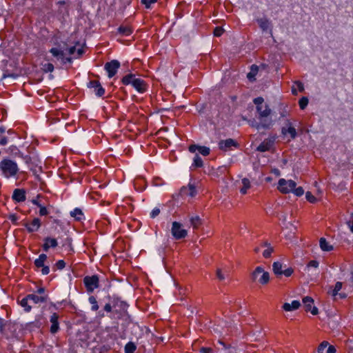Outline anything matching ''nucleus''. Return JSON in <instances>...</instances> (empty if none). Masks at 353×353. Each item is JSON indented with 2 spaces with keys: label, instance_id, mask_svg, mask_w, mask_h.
<instances>
[{
  "label": "nucleus",
  "instance_id": "obj_1",
  "mask_svg": "<svg viewBox=\"0 0 353 353\" xmlns=\"http://www.w3.org/2000/svg\"><path fill=\"white\" fill-rule=\"evenodd\" d=\"M121 82L123 85H132V87L139 93H144L148 90V84L146 82L137 76L135 74H128L124 76Z\"/></svg>",
  "mask_w": 353,
  "mask_h": 353
},
{
  "label": "nucleus",
  "instance_id": "obj_2",
  "mask_svg": "<svg viewBox=\"0 0 353 353\" xmlns=\"http://www.w3.org/2000/svg\"><path fill=\"white\" fill-rule=\"evenodd\" d=\"M0 169L6 178L15 176L19 171L17 163L8 159H4L0 162Z\"/></svg>",
  "mask_w": 353,
  "mask_h": 353
},
{
  "label": "nucleus",
  "instance_id": "obj_3",
  "mask_svg": "<svg viewBox=\"0 0 353 353\" xmlns=\"http://www.w3.org/2000/svg\"><path fill=\"white\" fill-rule=\"evenodd\" d=\"M251 279L253 282L258 281L261 285H265L270 281V274L262 267L258 266L251 274Z\"/></svg>",
  "mask_w": 353,
  "mask_h": 353
},
{
  "label": "nucleus",
  "instance_id": "obj_4",
  "mask_svg": "<svg viewBox=\"0 0 353 353\" xmlns=\"http://www.w3.org/2000/svg\"><path fill=\"white\" fill-rule=\"evenodd\" d=\"M83 283L88 292H92L99 286V279L97 275L86 276L83 278Z\"/></svg>",
  "mask_w": 353,
  "mask_h": 353
},
{
  "label": "nucleus",
  "instance_id": "obj_5",
  "mask_svg": "<svg viewBox=\"0 0 353 353\" xmlns=\"http://www.w3.org/2000/svg\"><path fill=\"white\" fill-rule=\"evenodd\" d=\"M171 233L174 238L176 240L184 239L188 235L187 230L183 229L182 224L177 221H174L172 223Z\"/></svg>",
  "mask_w": 353,
  "mask_h": 353
},
{
  "label": "nucleus",
  "instance_id": "obj_6",
  "mask_svg": "<svg viewBox=\"0 0 353 353\" xmlns=\"http://www.w3.org/2000/svg\"><path fill=\"white\" fill-rule=\"evenodd\" d=\"M296 183L292 180L280 179L278 183V189L283 194L292 192L296 187Z\"/></svg>",
  "mask_w": 353,
  "mask_h": 353
},
{
  "label": "nucleus",
  "instance_id": "obj_7",
  "mask_svg": "<svg viewBox=\"0 0 353 353\" xmlns=\"http://www.w3.org/2000/svg\"><path fill=\"white\" fill-rule=\"evenodd\" d=\"M120 67V63L117 60H112L110 62H107L105 64L104 68L108 72V75L109 78H112L114 77L117 72L118 69Z\"/></svg>",
  "mask_w": 353,
  "mask_h": 353
},
{
  "label": "nucleus",
  "instance_id": "obj_8",
  "mask_svg": "<svg viewBox=\"0 0 353 353\" xmlns=\"http://www.w3.org/2000/svg\"><path fill=\"white\" fill-rule=\"evenodd\" d=\"M128 307V305L125 302L119 299L114 300L113 304L114 313L118 314L117 317L120 318L121 316L126 313Z\"/></svg>",
  "mask_w": 353,
  "mask_h": 353
},
{
  "label": "nucleus",
  "instance_id": "obj_9",
  "mask_svg": "<svg viewBox=\"0 0 353 353\" xmlns=\"http://www.w3.org/2000/svg\"><path fill=\"white\" fill-rule=\"evenodd\" d=\"M303 303L306 312L310 311L313 315H316L319 312L317 307H312L314 300L310 296H305L303 299Z\"/></svg>",
  "mask_w": 353,
  "mask_h": 353
},
{
  "label": "nucleus",
  "instance_id": "obj_10",
  "mask_svg": "<svg viewBox=\"0 0 353 353\" xmlns=\"http://www.w3.org/2000/svg\"><path fill=\"white\" fill-rule=\"evenodd\" d=\"M188 150L191 153H195L196 151H198L199 154L205 157L209 155L210 153V148L206 146L198 145L196 144L190 145L188 148Z\"/></svg>",
  "mask_w": 353,
  "mask_h": 353
},
{
  "label": "nucleus",
  "instance_id": "obj_11",
  "mask_svg": "<svg viewBox=\"0 0 353 353\" xmlns=\"http://www.w3.org/2000/svg\"><path fill=\"white\" fill-rule=\"evenodd\" d=\"M41 223L39 218H34L30 223L26 222L23 224L26 227L28 232H34L38 231L41 227Z\"/></svg>",
  "mask_w": 353,
  "mask_h": 353
},
{
  "label": "nucleus",
  "instance_id": "obj_12",
  "mask_svg": "<svg viewBox=\"0 0 353 353\" xmlns=\"http://www.w3.org/2000/svg\"><path fill=\"white\" fill-rule=\"evenodd\" d=\"M247 121L251 127L255 128L257 130H260L261 128L269 129L270 128V121H259V122H257L255 119Z\"/></svg>",
  "mask_w": 353,
  "mask_h": 353
},
{
  "label": "nucleus",
  "instance_id": "obj_13",
  "mask_svg": "<svg viewBox=\"0 0 353 353\" xmlns=\"http://www.w3.org/2000/svg\"><path fill=\"white\" fill-rule=\"evenodd\" d=\"M271 112L272 110L270 108L269 105L265 104L264 105V110L259 114L257 118L259 121H270L271 127L273 125V121L272 118L270 117Z\"/></svg>",
  "mask_w": 353,
  "mask_h": 353
},
{
  "label": "nucleus",
  "instance_id": "obj_14",
  "mask_svg": "<svg viewBox=\"0 0 353 353\" xmlns=\"http://www.w3.org/2000/svg\"><path fill=\"white\" fill-rule=\"evenodd\" d=\"M88 88H94V91L98 97H102L105 93L104 88L101 86L99 81L96 80L90 81L88 83Z\"/></svg>",
  "mask_w": 353,
  "mask_h": 353
},
{
  "label": "nucleus",
  "instance_id": "obj_15",
  "mask_svg": "<svg viewBox=\"0 0 353 353\" xmlns=\"http://www.w3.org/2000/svg\"><path fill=\"white\" fill-rule=\"evenodd\" d=\"M274 143V139H265L256 148V150L261 152L269 151Z\"/></svg>",
  "mask_w": 353,
  "mask_h": 353
},
{
  "label": "nucleus",
  "instance_id": "obj_16",
  "mask_svg": "<svg viewBox=\"0 0 353 353\" xmlns=\"http://www.w3.org/2000/svg\"><path fill=\"white\" fill-rule=\"evenodd\" d=\"M281 132L284 135L289 134L292 139H294L297 135L296 129L292 126L290 120L286 121V127L282 128Z\"/></svg>",
  "mask_w": 353,
  "mask_h": 353
},
{
  "label": "nucleus",
  "instance_id": "obj_17",
  "mask_svg": "<svg viewBox=\"0 0 353 353\" xmlns=\"http://www.w3.org/2000/svg\"><path fill=\"white\" fill-rule=\"evenodd\" d=\"M238 143L232 139H228L226 140H221L219 143V147L220 150L226 151L231 147H236Z\"/></svg>",
  "mask_w": 353,
  "mask_h": 353
},
{
  "label": "nucleus",
  "instance_id": "obj_18",
  "mask_svg": "<svg viewBox=\"0 0 353 353\" xmlns=\"http://www.w3.org/2000/svg\"><path fill=\"white\" fill-rule=\"evenodd\" d=\"M59 315L57 313H53L50 319V321L51 323L50 326V332L52 334L57 333L59 330Z\"/></svg>",
  "mask_w": 353,
  "mask_h": 353
},
{
  "label": "nucleus",
  "instance_id": "obj_19",
  "mask_svg": "<svg viewBox=\"0 0 353 353\" xmlns=\"http://www.w3.org/2000/svg\"><path fill=\"white\" fill-rule=\"evenodd\" d=\"M28 299H30L34 303H46L48 300V295L44 294L39 296L36 294H28Z\"/></svg>",
  "mask_w": 353,
  "mask_h": 353
},
{
  "label": "nucleus",
  "instance_id": "obj_20",
  "mask_svg": "<svg viewBox=\"0 0 353 353\" xmlns=\"http://www.w3.org/2000/svg\"><path fill=\"white\" fill-rule=\"evenodd\" d=\"M12 198L17 202H23L26 199V191L23 189H15Z\"/></svg>",
  "mask_w": 353,
  "mask_h": 353
},
{
  "label": "nucleus",
  "instance_id": "obj_21",
  "mask_svg": "<svg viewBox=\"0 0 353 353\" xmlns=\"http://www.w3.org/2000/svg\"><path fill=\"white\" fill-rule=\"evenodd\" d=\"M58 245V243L56 239L46 237L44 239V243L43 245V249L47 252L50 248H56Z\"/></svg>",
  "mask_w": 353,
  "mask_h": 353
},
{
  "label": "nucleus",
  "instance_id": "obj_22",
  "mask_svg": "<svg viewBox=\"0 0 353 353\" xmlns=\"http://www.w3.org/2000/svg\"><path fill=\"white\" fill-rule=\"evenodd\" d=\"M181 194L182 195H189L193 197L196 194V190L194 185L189 184L188 187H183L181 189Z\"/></svg>",
  "mask_w": 353,
  "mask_h": 353
},
{
  "label": "nucleus",
  "instance_id": "obj_23",
  "mask_svg": "<svg viewBox=\"0 0 353 353\" xmlns=\"http://www.w3.org/2000/svg\"><path fill=\"white\" fill-rule=\"evenodd\" d=\"M50 52L52 54V56L54 57L57 58V60H63L64 59V55L65 54L63 48H52L50 50Z\"/></svg>",
  "mask_w": 353,
  "mask_h": 353
},
{
  "label": "nucleus",
  "instance_id": "obj_24",
  "mask_svg": "<svg viewBox=\"0 0 353 353\" xmlns=\"http://www.w3.org/2000/svg\"><path fill=\"white\" fill-rule=\"evenodd\" d=\"M300 306H301L300 301L294 300L291 303H285L283 305L282 308L285 311L288 312V311H292V310H297Z\"/></svg>",
  "mask_w": 353,
  "mask_h": 353
},
{
  "label": "nucleus",
  "instance_id": "obj_25",
  "mask_svg": "<svg viewBox=\"0 0 353 353\" xmlns=\"http://www.w3.org/2000/svg\"><path fill=\"white\" fill-rule=\"evenodd\" d=\"M132 31V27L128 25H121L118 28V32L122 36H129Z\"/></svg>",
  "mask_w": 353,
  "mask_h": 353
},
{
  "label": "nucleus",
  "instance_id": "obj_26",
  "mask_svg": "<svg viewBox=\"0 0 353 353\" xmlns=\"http://www.w3.org/2000/svg\"><path fill=\"white\" fill-rule=\"evenodd\" d=\"M42 325V323L40 319H37L34 321L30 322L26 325V329L30 331H34L37 329H39Z\"/></svg>",
  "mask_w": 353,
  "mask_h": 353
},
{
  "label": "nucleus",
  "instance_id": "obj_27",
  "mask_svg": "<svg viewBox=\"0 0 353 353\" xmlns=\"http://www.w3.org/2000/svg\"><path fill=\"white\" fill-rule=\"evenodd\" d=\"M190 223L194 230H197L199 228V226L201 225L202 220L197 215L190 216Z\"/></svg>",
  "mask_w": 353,
  "mask_h": 353
},
{
  "label": "nucleus",
  "instance_id": "obj_28",
  "mask_svg": "<svg viewBox=\"0 0 353 353\" xmlns=\"http://www.w3.org/2000/svg\"><path fill=\"white\" fill-rule=\"evenodd\" d=\"M259 27L263 31H266L270 28V22L266 18H260L256 20Z\"/></svg>",
  "mask_w": 353,
  "mask_h": 353
},
{
  "label": "nucleus",
  "instance_id": "obj_29",
  "mask_svg": "<svg viewBox=\"0 0 353 353\" xmlns=\"http://www.w3.org/2000/svg\"><path fill=\"white\" fill-rule=\"evenodd\" d=\"M320 248L323 251H331L333 250V246L330 245L325 238H321L319 241Z\"/></svg>",
  "mask_w": 353,
  "mask_h": 353
},
{
  "label": "nucleus",
  "instance_id": "obj_30",
  "mask_svg": "<svg viewBox=\"0 0 353 353\" xmlns=\"http://www.w3.org/2000/svg\"><path fill=\"white\" fill-rule=\"evenodd\" d=\"M48 256L45 254H41L39 256V258L34 261V265L37 268H40L43 266L45 264V261H46Z\"/></svg>",
  "mask_w": 353,
  "mask_h": 353
},
{
  "label": "nucleus",
  "instance_id": "obj_31",
  "mask_svg": "<svg viewBox=\"0 0 353 353\" xmlns=\"http://www.w3.org/2000/svg\"><path fill=\"white\" fill-rule=\"evenodd\" d=\"M70 216L77 221H81L83 218V213L81 209L77 208L70 212Z\"/></svg>",
  "mask_w": 353,
  "mask_h": 353
},
{
  "label": "nucleus",
  "instance_id": "obj_32",
  "mask_svg": "<svg viewBox=\"0 0 353 353\" xmlns=\"http://www.w3.org/2000/svg\"><path fill=\"white\" fill-rule=\"evenodd\" d=\"M282 268H283V265L280 262L276 261V262L273 263L272 270H273L274 273L276 276L282 275V272H283Z\"/></svg>",
  "mask_w": 353,
  "mask_h": 353
},
{
  "label": "nucleus",
  "instance_id": "obj_33",
  "mask_svg": "<svg viewBox=\"0 0 353 353\" xmlns=\"http://www.w3.org/2000/svg\"><path fill=\"white\" fill-rule=\"evenodd\" d=\"M203 165V162L202 159L199 157V154H196L194 159L193 163L192 164V168H201Z\"/></svg>",
  "mask_w": 353,
  "mask_h": 353
},
{
  "label": "nucleus",
  "instance_id": "obj_34",
  "mask_svg": "<svg viewBox=\"0 0 353 353\" xmlns=\"http://www.w3.org/2000/svg\"><path fill=\"white\" fill-rule=\"evenodd\" d=\"M242 185L243 187L240 189V192L241 194H245L247 193V190L250 188V180L247 178L243 179Z\"/></svg>",
  "mask_w": 353,
  "mask_h": 353
},
{
  "label": "nucleus",
  "instance_id": "obj_35",
  "mask_svg": "<svg viewBox=\"0 0 353 353\" xmlns=\"http://www.w3.org/2000/svg\"><path fill=\"white\" fill-rule=\"evenodd\" d=\"M259 70V68L256 65H252L251 66V70L250 72L247 74V77L250 81L254 80V77L256 75Z\"/></svg>",
  "mask_w": 353,
  "mask_h": 353
},
{
  "label": "nucleus",
  "instance_id": "obj_36",
  "mask_svg": "<svg viewBox=\"0 0 353 353\" xmlns=\"http://www.w3.org/2000/svg\"><path fill=\"white\" fill-rule=\"evenodd\" d=\"M28 301H30V299H28V295L23 298L20 301V305L21 307L24 308L25 312H30L32 307L28 305Z\"/></svg>",
  "mask_w": 353,
  "mask_h": 353
},
{
  "label": "nucleus",
  "instance_id": "obj_37",
  "mask_svg": "<svg viewBox=\"0 0 353 353\" xmlns=\"http://www.w3.org/2000/svg\"><path fill=\"white\" fill-rule=\"evenodd\" d=\"M343 286V283L338 281L336 283L334 288L332 291V296L335 299V297L338 295V292L341 290Z\"/></svg>",
  "mask_w": 353,
  "mask_h": 353
},
{
  "label": "nucleus",
  "instance_id": "obj_38",
  "mask_svg": "<svg viewBox=\"0 0 353 353\" xmlns=\"http://www.w3.org/2000/svg\"><path fill=\"white\" fill-rule=\"evenodd\" d=\"M136 348L137 347L134 343L129 342L125 346V353H134Z\"/></svg>",
  "mask_w": 353,
  "mask_h": 353
},
{
  "label": "nucleus",
  "instance_id": "obj_39",
  "mask_svg": "<svg viewBox=\"0 0 353 353\" xmlns=\"http://www.w3.org/2000/svg\"><path fill=\"white\" fill-rule=\"evenodd\" d=\"M88 300L90 303L92 304L91 310L94 312L98 310L99 305L96 298L94 296H90Z\"/></svg>",
  "mask_w": 353,
  "mask_h": 353
},
{
  "label": "nucleus",
  "instance_id": "obj_40",
  "mask_svg": "<svg viewBox=\"0 0 353 353\" xmlns=\"http://www.w3.org/2000/svg\"><path fill=\"white\" fill-rule=\"evenodd\" d=\"M308 104V99L307 97H302L299 101V105L301 110H304Z\"/></svg>",
  "mask_w": 353,
  "mask_h": 353
},
{
  "label": "nucleus",
  "instance_id": "obj_41",
  "mask_svg": "<svg viewBox=\"0 0 353 353\" xmlns=\"http://www.w3.org/2000/svg\"><path fill=\"white\" fill-rule=\"evenodd\" d=\"M329 343L327 341H323L318 347L317 352L323 353V351L327 347Z\"/></svg>",
  "mask_w": 353,
  "mask_h": 353
},
{
  "label": "nucleus",
  "instance_id": "obj_42",
  "mask_svg": "<svg viewBox=\"0 0 353 353\" xmlns=\"http://www.w3.org/2000/svg\"><path fill=\"white\" fill-rule=\"evenodd\" d=\"M287 108V106L283 105V104L281 105L280 115L281 117H285L289 114V111Z\"/></svg>",
  "mask_w": 353,
  "mask_h": 353
},
{
  "label": "nucleus",
  "instance_id": "obj_43",
  "mask_svg": "<svg viewBox=\"0 0 353 353\" xmlns=\"http://www.w3.org/2000/svg\"><path fill=\"white\" fill-rule=\"evenodd\" d=\"M274 249L272 247H268L266 250H265L263 252V256L264 258H269L271 256L272 253L273 252Z\"/></svg>",
  "mask_w": 353,
  "mask_h": 353
},
{
  "label": "nucleus",
  "instance_id": "obj_44",
  "mask_svg": "<svg viewBox=\"0 0 353 353\" xmlns=\"http://www.w3.org/2000/svg\"><path fill=\"white\" fill-rule=\"evenodd\" d=\"M305 197H306V199L312 203H315L316 201V199L315 198V196L310 192H306Z\"/></svg>",
  "mask_w": 353,
  "mask_h": 353
},
{
  "label": "nucleus",
  "instance_id": "obj_45",
  "mask_svg": "<svg viewBox=\"0 0 353 353\" xmlns=\"http://www.w3.org/2000/svg\"><path fill=\"white\" fill-rule=\"evenodd\" d=\"M219 343L223 345L225 349L228 350V353H236L235 347H232L231 345L227 346L223 342L221 341H219Z\"/></svg>",
  "mask_w": 353,
  "mask_h": 353
},
{
  "label": "nucleus",
  "instance_id": "obj_46",
  "mask_svg": "<svg viewBox=\"0 0 353 353\" xmlns=\"http://www.w3.org/2000/svg\"><path fill=\"white\" fill-rule=\"evenodd\" d=\"M54 267L58 270H63L65 267V263L63 260H59L55 263Z\"/></svg>",
  "mask_w": 353,
  "mask_h": 353
},
{
  "label": "nucleus",
  "instance_id": "obj_47",
  "mask_svg": "<svg viewBox=\"0 0 353 353\" xmlns=\"http://www.w3.org/2000/svg\"><path fill=\"white\" fill-rule=\"evenodd\" d=\"M292 191L294 193V194L296 195L297 196H301L304 193V190L302 187H298L296 188L295 187Z\"/></svg>",
  "mask_w": 353,
  "mask_h": 353
},
{
  "label": "nucleus",
  "instance_id": "obj_48",
  "mask_svg": "<svg viewBox=\"0 0 353 353\" xmlns=\"http://www.w3.org/2000/svg\"><path fill=\"white\" fill-rule=\"evenodd\" d=\"M216 274L219 281H223L225 279V275L222 272V270L218 268L216 271Z\"/></svg>",
  "mask_w": 353,
  "mask_h": 353
},
{
  "label": "nucleus",
  "instance_id": "obj_49",
  "mask_svg": "<svg viewBox=\"0 0 353 353\" xmlns=\"http://www.w3.org/2000/svg\"><path fill=\"white\" fill-rule=\"evenodd\" d=\"M54 68L52 63H48L43 65V70L46 72H52Z\"/></svg>",
  "mask_w": 353,
  "mask_h": 353
},
{
  "label": "nucleus",
  "instance_id": "obj_50",
  "mask_svg": "<svg viewBox=\"0 0 353 353\" xmlns=\"http://www.w3.org/2000/svg\"><path fill=\"white\" fill-rule=\"evenodd\" d=\"M223 31L221 27H216L214 30V35L215 37H220L223 33Z\"/></svg>",
  "mask_w": 353,
  "mask_h": 353
},
{
  "label": "nucleus",
  "instance_id": "obj_51",
  "mask_svg": "<svg viewBox=\"0 0 353 353\" xmlns=\"http://www.w3.org/2000/svg\"><path fill=\"white\" fill-rule=\"evenodd\" d=\"M294 272V270L292 268H288L282 272V274H284L285 276H290Z\"/></svg>",
  "mask_w": 353,
  "mask_h": 353
},
{
  "label": "nucleus",
  "instance_id": "obj_52",
  "mask_svg": "<svg viewBox=\"0 0 353 353\" xmlns=\"http://www.w3.org/2000/svg\"><path fill=\"white\" fill-rule=\"evenodd\" d=\"M160 214V209L158 208H154L150 212V217L154 219Z\"/></svg>",
  "mask_w": 353,
  "mask_h": 353
},
{
  "label": "nucleus",
  "instance_id": "obj_53",
  "mask_svg": "<svg viewBox=\"0 0 353 353\" xmlns=\"http://www.w3.org/2000/svg\"><path fill=\"white\" fill-rule=\"evenodd\" d=\"M49 214L48 210L46 209V207L41 205L39 207V214L40 216H46Z\"/></svg>",
  "mask_w": 353,
  "mask_h": 353
},
{
  "label": "nucleus",
  "instance_id": "obj_54",
  "mask_svg": "<svg viewBox=\"0 0 353 353\" xmlns=\"http://www.w3.org/2000/svg\"><path fill=\"white\" fill-rule=\"evenodd\" d=\"M264 100H263V98L262 97H257V98H255L253 101L254 103L256 105V106H259V105H263V103Z\"/></svg>",
  "mask_w": 353,
  "mask_h": 353
},
{
  "label": "nucleus",
  "instance_id": "obj_55",
  "mask_svg": "<svg viewBox=\"0 0 353 353\" xmlns=\"http://www.w3.org/2000/svg\"><path fill=\"white\" fill-rule=\"evenodd\" d=\"M6 324H7V321L5 319L0 317V332H3Z\"/></svg>",
  "mask_w": 353,
  "mask_h": 353
},
{
  "label": "nucleus",
  "instance_id": "obj_56",
  "mask_svg": "<svg viewBox=\"0 0 353 353\" xmlns=\"http://www.w3.org/2000/svg\"><path fill=\"white\" fill-rule=\"evenodd\" d=\"M8 143V139L6 137L0 134V145H6Z\"/></svg>",
  "mask_w": 353,
  "mask_h": 353
},
{
  "label": "nucleus",
  "instance_id": "obj_57",
  "mask_svg": "<svg viewBox=\"0 0 353 353\" xmlns=\"http://www.w3.org/2000/svg\"><path fill=\"white\" fill-rule=\"evenodd\" d=\"M157 0H141V3L145 6L147 8H150L152 3H154Z\"/></svg>",
  "mask_w": 353,
  "mask_h": 353
},
{
  "label": "nucleus",
  "instance_id": "obj_58",
  "mask_svg": "<svg viewBox=\"0 0 353 353\" xmlns=\"http://www.w3.org/2000/svg\"><path fill=\"white\" fill-rule=\"evenodd\" d=\"M42 269H41V273L43 275H47L49 274L50 272V268L48 265H43L42 267H41Z\"/></svg>",
  "mask_w": 353,
  "mask_h": 353
},
{
  "label": "nucleus",
  "instance_id": "obj_59",
  "mask_svg": "<svg viewBox=\"0 0 353 353\" xmlns=\"http://www.w3.org/2000/svg\"><path fill=\"white\" fill-rule=\"evenodd\" d=\"M318 266H319V262L315 260L310 261L309 262V263L307 264L308 268L312 267V268H318Z\"/></svg>",
  "mask_w": 353,
  "mask_h": 353
},
{
  "label": "nucleus",
  "instance_id": "obj_60",
  "mask_svg": "<svg viewBox=\"0 0 353 353\" xmlns=\"http://www.w3.org/2000/svg\"><path fill=\"white\" fill-rule=\"evenodd\" d=\"M201 353H213V350L211 347H201L200 350Z\"/></svg>",
  "mask_w": 353,
  "mask_h": 353
},
{
  "label": "nucleus",
  "instance_id": "obj_61",
  "mask_svg": "<svg viewBox=\"0 0 353 353\" xmlns=\"http://www.w3.org/2000/svg\"><path fill=\"white\" fill-rule=\"evenodd\" d=\"M114 310L113 305L112 306L110 303H106L104 306V310L107 312H111Z\"/></svg>",
  "mask_w": 353,
  "mask_h": 353
},
{
  "label": "nucleus",
  "instance_id": "obj_62",
  "mask_svg": "<svg viewBox=\"0 0 353 353\" xmlns=\"http://www.w3.org/2000/svg\"><path fill=\"white\" fill-rule=\"evenodd\" d=\"M294 83L296 85V86L300 92H303L304 90V86H303V84L302 83V82L297 81H295Z\"/></svg>",
  "mask_w": 353,
  "mask_h": 353
},
{
  "label": "nucleus",
  "instance_id": "obj_63",
  "mask_svg": "<svg viewBox=\"0 0 353 353\" xmlns=\"http://www.w3.org/2000/svg\"><path fill=\"white\" fill-rule=\"evenodd\" d=\"M336 349L333 345H329L327 347L326 353H335Z\"/></svg>",
  "mask_w": 353,
  "mask_h": 353
},
{
  "label": "nucleus",
  "instance_id": "obj_64",
  "mask_svg": "<svg viewBox=\"0 0 353 353\" xmlns=\"http://www.w3.org/2000/svg\"><path fill=\"white\" fill-rule=\"evenodd\" d=\"M37 293L38 294V295L39 294V296H41V295H44V294H47L46 293V289L43 287L41 288H39L37 290Z\"/></svg>",
  "mask_w": 353,
  "mask_h": 353
}]
</instances>
